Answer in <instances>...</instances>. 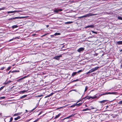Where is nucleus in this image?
<instances>
[{"instance_id": "9d476101", "label": "nucleus", "mask_w": 122, "mask_h": 122, "mask_svg": "<svg viewBox=\"0 0 122 122\" xmlns=\"http://www.w3.org/2000/svg\"><path fill=\"white\" fill-rule=\"evenodd\" d=\"M94 26L93 25H88L86 27H85V28H88L89 27H91V28H93L94 27Z\"/></svg>"}, {"instance_id": "8fccbe9b", "label": "nucleus", "mask_w": 122, "mask_h": 122, "mask_svg": "<svg viewBox=\"0 0 122 122\" xmlns=\"http://www.w3.org/2000/svg\"><path fill=\"white\" fill-rule=\"evenodd\" d=\"M82 71L81 70H80L79 71L77 72V73H80V72H81Z\"/></svg>"}, {"instance_id": "37998d69", "label": "nucleus", "mask_w": 122, "mask_h": 122, "mask_svg": "<svg viewBox=\"0 0 122 122\" xmlns=\"http://www.w3.org/2000/svg\"><path fill=\"white\" fill-rule=\"evenodd\" d=\"M54 94V93L52 92L49 95V96L50 97L51 96L53 95V94Z\"/></svg>"}, {"instance_id": "393cba45", "label": "nucleus", "mask_w": 122, "mask_h": 122, "mask_svg": "<svg viewBox=\"0 0 122 122\" xmlns=\"http://www.w3.org/2000/svg\"><path fill=\"white\" fill-rule=\"evenodd\" d=\"M19 72V70H17V71L15 70V71H12L11 72L12 73H13L14 72Z\"/></svg>"}, {"instance_id": "0e129e2a", "label": "nucleus", "mask_w": 122, "mask_h": 122, "mask_svg": "<svg viewBox=\"0 0 122 122\" xmlns=\"http://www.w3.org/2000/svg\"><path fill=\"white\" fill-rule=\"evenodd\" d=\"M25 111H26V112H27V111H27L26 110Z\"/></svg>"}, {"instance_id": "473e14b6", "label": "nucleus", "mask_w": 122, "mask_h": 122, "mask_svg": "<svg viewBox=\"0 0 122 122\" xmlns=\"http://www.w3.org/2000/svg\"><path fill=\"white\" fill-rule=\"evenodd\" d=\"M5 8L4 7H2L0 8V11L1 10H4Z\"/></svg>"}, {"instance_id": "6e6d98bb", "label": "nucleus", "mask_w": 122, "mask_h": 122, "mask_svg": "<svg viewBox=\"0 0 122 122\" xmlns=\"http://www.w3.org/2000/svg\"><path fill=\"white\" fill-rule=\"evenodd\" d=\"M81 100H79V101H77V103L78 102H80V101H81Z\"/></svg>"}, {"instance_id": "f704fd0d", "label": "nucleus", "mask_w": 122, "mask_h": 122, "mask_svg": "<svg viewBox=\"0 0 122 122\" xmlns=\"http://www.w3.org/2000/svg\"><path fill=\"white\" fill-rule=\"evenodd\" d=\"M118 19L119 20H122V17L121 16L118 17Z\"/></svg>"}, {"instance_id": "aec40b11", "label": "nucleus", "mask_w": 122, "mask_h": 122, "mask_svg": "<svg viewBox=\"0 0 122 122\" xmlns=\"http://www.w3.org/2000/svg\"><path fill=\"white\" fill-rule=\"evenodd\" d=\"M117 43L118 44V45H120L122 44V41H118L117 42Z\"/></svg>"}, {"instance_id": "69168bd1", "label": "nucleus", "mask_w": 122, "mask_h": 122, "mask_svg": "<svg viewBox=\"0 0 122 122\" xmlns=\"http://www.w3.org/2000/svg\"><path fill=\"white\" fill-rule=\"evenodd\" d=\"M61 108V107H60L59 108Z\"/></svg>"}, {"instance_id": "c85d7f7f", "label": "nucleus", "mask_w": 122, "mask_h": 122, "mask_svg": "<svg viewBox=\"0 0 122 122\" xmlns=\"http://www.w3.org/2000/svg\"><path fill=\"white\" fill-rule=\"evenodd\" d=\"M88 88V87L87 86H86L85 88V89L84 91V92H85L87 90Z\"/></svg>"}, {"instance_id": "4468645a", "label": "nucleus", "mask_w": 122, "mask_h": 122, "mask_svg": "<svg viewBox=\"0 0 122 122\" xmlns=\"http://www.w3.org/2000/svg\"><path fill=\"white\" fill-rule=\"evenodd\" d=\"M20 116H18L17 117L15 118H14V120L15 121H16L19 119H20Z\"/></svg>"}, {"instance_id": "338daca9", "label": "nucleus", "mask_w": 122, "mask_h": 122, "mask_svg": "<svg viewBox=\"0 0 122 122\" xmlns=\"http://www.w3.org/2000/svg\"><path fill=\"white\" fill-rule=\"evenodd\" d=\"M107 107H108V106H107Z\"/></svg>"}, {"instance_id": "49530a36", "label": "nucleus", "mask_w": 122, "mask_h": 122, "mask_svg": "<svg viewBox=\"0 0 122 122\" xmlns=\"http://www.w3.org/2000/svg\"><path fill=\"white\" fill-rule=\"evenodd\" d=\"M69 118H70V117H69V116H68V117H66V118H64L63 119V120H64V119H66Z\"/></svg>"}, {"instance_id": "b1692460", "label": "nucleus", "mask_w": 122, "mask_h": 122, "mask_svg": "<svg viewBox=\"0 0 122 122\" xmlns=\"http://www.w3.org/2000/svg\"><path fill=\"white\" fill-rule=\"evenodd\" d=\"M26 77L25 76H24V77H23V78H20V79H19V80H18V81H20L21 80H23V79H24V78H25Z\"/></svg>"}, {"instance_id": "6e6552de", "label": "nucleus", "mask_w": 122, "mask_h": 122, "mask_svg": "<svg viewBox=\"0 0 122 122\" xmlns=\"http://www.w3.org/2000/svg\"><path fill=\"white\" fill-rule=\"evenodd\" d=\"M87 14V15H88L87 17H88L90 16H93L97 15V14H94L91 13H89Z\"/></svg>"}, {"instance_id": "c756f323", "label": "nucleus", "mask_w": 122, "mask_h": 122, "mask_svg": "<svg viewBox=\"0 0 122 122\" xmlns=\"http://www.w3.org/2000/svg\"><path fill=\"white\" fill-rule=\"evenodd\" d=\"M75 115L74 114H72L71 115L69 116L70 118L73 117Z\"/></svg>"}, {"instance_id": "dca6fc26", "label": "nucleus", "mask_w": 122, "mask_h": 122, "mask_svg": "<svg viewBox=\"0 0 122 122\" xmlns=\"http://www.w3.org/2000/svg\"><path fill=\"white\" fill-rule=\"evenodd\" d=\"M77 73V72H73L72 74V76H73L76 75Z\"/></svg>"}, {"instance_id": "a19ab883", "label": "nucleus", "mask_w": 122, "mask_h": 122, "mask_svg": "<svg viewBox=\"0 0 122 122\" xmlns=\"http://www.w3.org/2000/svg\"><path fill=\"white\" fill-rule=\"evenodd\" d=\"M13 117H11L10 118V121H9V122H11V121H12V120H13Z\"/></svg>"}, {"instance_id": "39448f33", "label": "nucleus", "mask_w": 122, "mask_h": 122, "mask_svg": "<svg viewBox=\"0 0 122 122\" xmlns=\"http://www.w3.org/2000/svg\"><path fill=\"white\" fill-rule=\"evenodd\" d=\"M62 56V55H60L59 56H55L53 57V59L56 60H58L60 59V58Z\"/></svg>"}, {"instance_id": "4c0bfd02", "label": "nucleus", "mask_w": 122, "mask_h": 122, "mask_svg": "<svg viewBox=\"0 0 122 122\" xmlns=\"http://www.w3.org/2000/svg\"><path fill=\"white\" fill-rule=\"evenodd\" d=\"M16 38H13L12 39H10V40L9 41V42L10 41H11L12 40H14V39H15Z\"/></svg>"}, {"instance_id": "09e8293b", "label": "nucleus", "mask_w": 122, "mask_h": 122, "mask_svg": "<svg viewBox=\"0 0 122 122\" xmlns=\"http://www.w3.org/2000/svg\"><path fill=\"white\" fill-rule=\"evenodd\" d=\"M71 91H75L76 92H77V90L76 89L72 90Z\"/></svg>"}, {"instance_id": "cd10ccee", "label": "nucleus", "mask_w": 122, "mask_h": 122, "mask_svg": "<svg viewBox=\"0 0 122 122\" xmlns=\"http://www.w3.org/2000/svg\"><path fill=\"white\" fill-rule=\"evenodd\" d=\"M118 103L119 105H122V100H121L118 102Z\"/></svg>"}, {"instance_id": "58836bf2", "label": "nucleus", "mask_w": 122, "mask_h": 122, "mask_svg": "<svg viewBox=\"0 0 122 122\" xmlns=\"http://www.w3.org/2000/svg\"><path fill=\"white\" fill-rule=\"evenodd\" d=\"M39 118H37V119L36 120L33 122H36L39 120Z\"/></svg>"}, {"instance_id": "a18cd8bd", "label": "nucleus", "mask_w": 122, "mask_h": 122, "mask_svg": "<svg viewBox=\"0 0 122 122\" xmlns=\"http://www.w3.org/2000/svg\"><path fill=\"white\" fill-rule=\"evenodd\" d=\"M90 109H91H91H94V108L92 106H91L90 107Z\"/></svg>"}, {"instance_id": "bb28decb", "label": "nucleus", "mask_w": 122, "mask_h": 122, "mask_svg": "<svg viewBox=\"0 0 122 122\" xmlns=\"http://www.w3.org/2000/svg\"><path fill=\"white\" fill-rule=\"evenodd\" d=\"M60 33H56L54 34V35L55 36H56V35H60Z\"/></svg>"}, {"instance_id": "c9c22d12", "label": "nucleus", "mask_w": 122, "mask_h": 122, "mask_svg": "<svg viewBox=\"0 0 122 122\" xmlns=\"http://www.w3.org/2000/svg\"><path fill=\"white\" fill-rule=\"evenodd\" d=\"M5 86H2L0 87V91L2 90L4 88V87Z\"/></svg>"}, {"instance_id": "7ed1b4c3", "label": "nucleus", "mask_w": 122, "mask_h": 122, "mask_svg": "<svg viewBox=\"0 0 122 122\" xmlns=\"http://www.w3.org/2000/svg\"><path fill=\"white\" fill-rule=\"evenodd\" d=\"M98 68L99 67L98 66L95 67L94 68H93L90 70L89 71L86 73V74H88L94 71Z\"/></svg>"}, {"instance_id": "052dcab7", "label": "nucleus", "mask_w": 122, "mask_h": 122, "mask_svg": "<svg viewBox=\"0 0 122 122\" xmlns=\"http://www.w3.org/2000/svg\"><path fill=\"white\" fill-rule=\"evenodd\" d=\"M54 36V35H51V36Z\"/></svg>"}, {"instance_id": "a878e982", "label": "nucleus", "mask_w": 122, "mask_h": 122, "mask_svg": "<svg viewBox=\"0 0 122 122\" xmlns=\"http://www.w3.org/2000/svg\"><path fill=\"white\" fill-rule=\"evenodd\" d=\"M43 96V95H39L35 96V97H40L42 96Z\"/></svg>"}, {"instance_id": "0eeeda50", "label": "nucleus", "mask_w": 122, "mask_h": 122, "mask_svg": "<svg viewBox=\"0 0 122 122\" xmlns=\"http://www.w3.org/2000/svg\"><path fill=\"white\" fill-rule=\"evenodd\" d=\"M84 48L83 47H81L78 49L77 51L79 52H81L84 51Z\"/></svg>"}, {"instance_id": "3c124183", "label": "nucleus", "mask_w": 122, "mask_h": 122, "mask_svg": "<svg viewBox=\"0 0 122 122\" xmlns=\"http://www.w3.org/2000/svg\"><path fill=\"white\" fill-rule=\"evenodd\" d=\"M42 112L41 111L38 114V115H40L41 114Z\"/></svg>"}, {"instance_id": "f8f14e48", "label": "nucleus", "mask_w": 122, "mask_h": 122, "mask_svg": "<svg viewBox=\"0 0 122 122\" xmlns=\"http://www.w3.org/2000/svg\"><path fill=\"white\" fill-rule=\"evenodd\" d=\"M88 15H87V14L82 16H81L78 17V18H82L84 17H87Z\"/></svg>"}, {"instance_id": "864d4df0", "label": "nucleus", "mask_w": 122, "mask_h": 122, "mask_svg": "<svg viewBox=\"0 0 122 122\" xmlns=\"http://www.w3.org/2000/svg\"><path fill=\"white\" fill-rule=\"evenodd\" d=\"M46 27L48 28L49 26V25H46Z\"/></svg>"}, {"instance_id": "c03bdc74", "label": "nucleus", "mask_w": 122, "mask_h": 122, "mask_svg": "<svg viewBox=\"0 0 122 122\" xmlns=\"http://www.w3.org/2000/svg\"><path fill=\"white\" fill-rule=\"evenodd\" d=\"M92 32L93 33H95L96 34H97V32H95L94 31H92Z\"/></svg>"}, {"instance_id": "bf43d9fd", "label": "nucleus", "mask_w": 122, "mask_h": 122, "mask_svg": "<svg viewBox=\"0 0 122 122\" xmlns=\"http://www.w3.org/2000/svg\"><path fill=\"white\" fill-rule=\"evenodd\" d=\"M120 52H122V49L120 50Z\"/></svg>"}, {"instance_id": "f257e3e1", "label": "nucleus", "mask_w": 122, "mask_h": 122, "mask_svg": "<svg viewBox=\"0 0 122 122\" xmlns=\"http://www.w3.org/2000/svg\"><path fill=\"white\" fill-rule=\"evenodd\" d=\"M117 92H103L101 94V96L104 95H106L108 94H113L117 95Z\"/></svg>"}, {"instance_id": "de8ad7c7", "label": "nucleus", "mask_w": 122, "mask_h": 122, "mask_svg": "<svg viewBox=\"0 0 122 122\" xmlns=\"http://www.w3.org/2000/svg\"><path fill=\"white\" fill-rule=\"evenodd\" d=\"M37 107V106L35 108H33L32 110H31V111H32L34 110Z\"/></svg>"}, {"instance_id": "6ab92c4d", "label": "nucleus", "mask_w": 122, "mask_h": 122, "mask_svg": "<svg viewBox=\"0 0 122 122\" xmlns=\"http://www.w3.org/2000/svg\"><path fill=\"white\" fill-rule=\"evenodd\" d=\"M27 96V95H25L21 97H20V99H22L23 98L25 97H26Z\"/></svg>"}, {"instance_id": "e433bc0d", "label": "nucleus", "mask_w": 122, "mask_h": 122, "mask_svg": "<svg viewBox=\"0 0 122 122\" xmlns=\"http://www.w3.org/2000/svg\"><path fill=\"white\" fill-rule=\"evenodd\" d=\"M79 81V80L78 79H77L76 80H73V81H72V82H75V81Z\"/></svg>"}, {"instance_id": "774afa93", "label": "nucleus", "mask_w": 122, "mask_h": 122, "mask_svg": "<svg viewBox=\"0 0 122 122\" xmlns=\"http://www.w3.org/2000/svg\"><path fill=\"white\" fill-rule=\"evenodd\" d=\"M31 120V119H30V120H29V121L30 120Z\"/></svg>"}, {"instance_id": "ea45409f", "label": "nucleus", "mask_w": 122, "mask_h": 122, "mask_svg": "<svg viewBox=\"0 0 122 122\" xmlns=\"http://www.w3.org/2000/svg\"><path fill=\"white\" fill-rule=\"evenodd\" d=\"M5 67H3L1 68L0 69V70H3L4 69V68H5Z\"/></svg>"}, {"instance_id": "5fc2aeb1", "label": "nucleus", "mask_w": 122, "mask_h": 122, "mask_svg": "<svg viewBox=\"0 0 122 122\" xmlns=\"http://www.w3.org/2000/svg\"><path fill=\"white\" fill-rule=\"evenodd\" d=\"M47 34H45V35H43L42 36H46V35Z\"/></svg>"}, {"instance_id": "412c9836", "label": "nucleus", "mask_w": 122, "mask_h": 122, "mask_svg": "<svg viewBox=\"0 0 122 122\" xmlns=\"http://www.w3.org/2000/svg\"><path fill=\"white\" fill-rule=\"evenodd\" d=\"M18 27V26L16 25H13L12 26V28L14 29V28H17Z\"/></svg>"}, {"instance_id": "2eb2a0df", "label": "nucleus", "mask_w": 122, "mask_h": 122, "mask_svg": "<svg viewBox=\"0 0 122 122\" xmlns=\"http://www.w3.org/2000/svg\"><path fill=\"white\" fill-rule=\"evenodd\" d=\"M91 110V109L88 108H87L83 109L82 110V111H84L88 110Z\"/></svg>"}, {"instance_id": "13d9d810", "label": "nucleus", "mask_w": 122, "mask_h": 122, "mask_svg": "<svg viewBox=\"0 0 122 122\" xmlns=\"http://www.w3.org/2000/svg\"><path fill=\"white\" fill-rule=\"evenodd\" d=\"M42 98H40L39 99V101H40V100Z\"/></svg>"}, {"instance_id": "680f3d73", "label": "nucleus", "mask_w": 122, "mask_h": 122, "mask_svg": "<svg viewBox=\"0 0 122 122\" xmlns=\"http://www.w3.org/2000/svg\"><path fill=\"white\" fill-rule=\"evenodd\" d=\"M120 95H122V93H121L120 94Z\"/></svg>"}, {"instance_id": "2f4dec72", "label": "nucleus", "mask_w": 122, "mask_h": 122, "mask_svg": "<svg viewBox=\"0 0 122 122\" xmlns=\"http://www.w3.org/2000/svg\"><path fill=\"white\" fill-rule=\"evenodd\" d=\"M11 68V67L9 66L6 69V71H9L10 69Z\"/></svg>"}, {"instance_id": "f3484780", "label": "nucleus", "mask_w": 122, "mask_h": 122, "mask_svg": "<svg viewBox=\"0 0 122 122\" xmlns=\"http://www.w3.org/2000/svg\"><path fill=\"white\" fill-rule=\"evenodd\" d=\"M77 103L76 102V103H75L76 106H79L81 105L82 104V103H79L78 104H77Z\"/></svg>"}, {"instance_id": "79ce46f5", "label": "nucleus", "mask_w": 122, "mask_h": 122, "mask_svg": "<svg viewBox=\"0 0 122 122\" xmlns=\"http://www.w3.org/2000/svg\"><path fill=\"white\" fill-rule=\"evenodd\" d=\"M5 98V97H0V98L1 99H4Z\"/></svg>"}, {"instance_id": "7c9ffc66", "label": "nucleus", "mask_w": 122, "mask_h": 122, "mask_svg": "<svg viewBox=\"0 0 122 122\" xmlns=\"http://www.w3.org/2000/svg\"><path fill=\"white\" fill-rule=\"evenodd\" d=\"M76 106L75 104H74L73 105H71L70 106V107H75Z\"/></svg>"}, {"instance_id": "e2e57ef3", "label": "nucleus", "mask_w": 122, "mask_h": 122, "mask_svg": "<svg viewBox=\"0 0 122 122\" xmlns=\"http://www.w3.org/2000/svg\"><path fill=\"white\" fill-rule=\"evenodd\" d=\"M85 106L86 107H87L88 106H86V105H85Z\"/></svg>"}, {"instance_id": "ddd939ff", "label": "nucleus", "mask_w": 122, "mask_h": 122, "mask_svg": "<svg viewBox=\"0 0 122 122\" xmlns=\"http://www.w3.org/2000/svg\"><path fill=\"white\" fill-rule=\"evenodd\" d=\"M107 101H108L107 100H103L102 101H100L99 102L100 103H104L107 102Z\"/></svg>"}, {"instance_id": "4be33fe9", "label": "nucleus", "mask_w": 122, "mask_h": 122, "mask_svg": "<svg viewBox=\"0 0 122 122\" xmlns=\"http://www.w3.org/2000/svg\"><path fill=\"white\" fill-rule=\"evenodd\" d=\"M72 23V21H68L67 22H66L65 23V24H70Z\"/></svg>"}, {"instance_id": "72a5a7b5", "label": "nucleus", "mask_w": 122, "mask_h": 122, "mask_svg": "<svg viewBox=\"0 0 122 122\" xmlns=\"http://www.w3.org/2000/svg\"><path fill=\"white\" fill-rule=\"evenodd\" d=\"M27 91L26 90H24L22 91H21L20 92L21 93H24L25 92H26Z\"/></svg>"}, {"instance_id": "1a4fd4ad", "label": "nucleus", "mask_w": 122, "mask_h": 122, "mask_svg": "<svg viewBox=\"0 0 122 122\" xmlns=\"http://www.w3.org/2000/svg\"><path fill=\"white\" fill-rule=\"evenodd\" d=\"M19 11H17V10H15L14 11H8L7 12L8 14H9V13H16L17 12Z\"/></svg>"}, {"instance_id": "20e7f679", "label": "nucleus", "mask_w": 122, "mask_h": 122, "mask_svg": "<svg viewBox=\"0 0 122 122\" xmlns=\"http://www.w3.org/2000/svg\"><path fill=\"white\" fill-rule=\"evenodd\" d=\"M97 97L96 96H94L93 97H91L90 96H89L87 97H85L83 98L82 99H89L91 98L92 99H93L96 98Z\"/></svg>"}, {"instance_id": "9b49d317", "label": "nucleus", "mask_w": 122, "mask_h": 122, "mask_svg": "<svg viewBox=\"0 0 122 122\" xmlns=\"http://www.w3.org/2000/svg\"><path fill=\"white\" fill-rule=\"evenodd\" d=\"M22 113V112H19L16 113L15 114H14V115L13 116H17L18 115H21Z\"/></svg>"}, {"instance_id": "603ef678", "label": "nucleus", "mask_w": 122, "mask_h": 122, "mask_svg": "<svg viewBox=\"0 0 122 122\" xmlns=\"http://www.w3.org/2000/svg\"><path fill=\"white\" fill-rule=\"evenodd\" d=\"M50 96L49 95H47V96H46L45 97V98H47V97H49Z\"/></svg>"}, {"instance_id": "4d7b16f0", "label": "nucleus", "mask_w": 122, "mask_h": 122, "mask_svg": "<svg viewBox=\"0 0 122 122\" xmlns=\"http://www.w3.org/2000/svg\"><path fill=\"white\" fill-rule=\"evenodd\" d=\"M11 72V71H10L9 72H8V74H9Z\"/></svg>"}, {"instance_id": "a211bd4d", "label": "nucleus", "mask_w": 122, "mask_h": 122, "mask_svg": "<svg viewBox=\"0 0 122 122\" xmlns=\"http://www.w3.org/2000/svg\"><path fill=\"white\" fill-rule=\"evenodd\" d=\"M11 82H12V81H11L10 80H9L7 82H5L4 83V84H7Z\"/></svg>"}, {"instance_id": "423d86ee", "label": "nucleus", "mask_w": 122, "mask_h": 122, "mask_svg": "<svg viewBox=\"0 0 122 122\" xmlns=\"http://www.w3.org/2000/svg\"><path fill=\"white\" fill-rule=\"evenodd\" d=\"M62 9H56L54 10V11L55 12L57 13L59 12H60L62 11Z\"/></svg>"}, {"instance_id": "5701e85b", "label": "nucleus", "mask_w": 122, "mask_h": 122, "mask_svg": "<svg viewBox=\"0 0 122 122\" xmlns=\"http://www.w3.org/2000/svg\"><path fill=\"white\" fill-rule=\"evenodd\" d=\"M61 115V113H59L55 117V118H57L58 117Z\"/></svg>"}, {"instance_id": "f03ea898", "label": "nucleus", "mask_w": 122, "mask_h": 122, "mask_svg": "<svg viewBox=\"0 0 122 122\" xmlns=\"http://www.w3.org/2000/svg\"><path fill=\"white\" fill-rule=\"evenodd\" d=\"M26 17H16L9 18L8 19V20L9 21H10L11 20H15L16 19H23L25 18Z\"/></svg>"}]
</instances>
